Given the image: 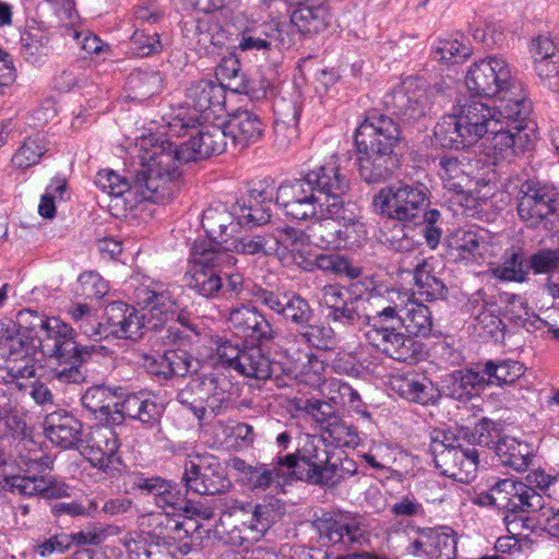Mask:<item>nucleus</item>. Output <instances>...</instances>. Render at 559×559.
<instances>
[{
    "label": "nucleus",
    "mask_w": 559,
    "mask_h": 559,
    "mask_svg": "<svg viewBox=\"0 0 559 559\" xmlns=\"http://www.w3.org/2000/svg\"><path fill=\"white\" fill-rule=\"evenodd\" d=\"M285 456L293 457L292 467L288 472L293 480L299 479L297 472H308V468L316 466L319 462L328 461V452L321 448V440L312 435L301 436L296 451Z\"/></svg>",
    "instance_id": "obj_38"
},
{
    "label": "nucleus",
    "mask_w": 559,
    "mask_h": 559,
    "mask_svg": "<svg viewBox=\"0 0 559 559\" xmlns=\"http://www.w3.org/2000/svg\"><path fill=\"white\" fill-rule=\"evenodd\" d=\"M277 249V239H276V230L273 234L266 235H254V236H243L240 238H230V240L226 241L224 252L231 254V252L241 253V254H263L276 255Z\"/></svg>",
    "instance_id": "obj_46"
},
{
    "label": "nucleus",
    "mask_w": 559,
    "mask_h": 559,
    "mask_svg": "<svg viewBox=\"0 0 559 559\" xmlns=\"http://www.w3.org/2000/svg\"><path fill=\"white\" fill-rule=\"evenodd\" d=\"M120 403L118 391L105 385L92 386L82 396L83 406L100 419L119 414Z\"/></svg>",
    "instance_id": "obj_42"
},
{
    "label": "nucleus",
    "mask_w": 559,
    "mask_h": 559,
    "mask_svg": "<svg viewBox=\"0 0 559 559\" xmlns=\"http://www.w3.org/2000/svg\"><path fill=\"white\" fill-rule=\"evenodd\" d=\"M464 84L471 95L493 98L515 90L516 79L506 58L490 55L471 63Z\"/></svg>",
    "instance_id": "obj_9"
},
{
    "label": "nucleus",
    "mask_w": 559,
    "mask_h": 559,
    "mask_svg": "<svg viewBox=\"0 0 559 559\" xmlns=\"http://www.w3.org/2000/svg\"><path fill=\"white\" fill-rule=\"evenodd\" d=\"M200 528L201 524L194 518L179 514L177 518L166 519L160 534L168 546L175 547L182 555H187L191 551L193 536Z\"/></svg>",
    "instance_id": "obj_35"
},
{
    "label": "nucleus",
    "mask_w": 559,
    "mask_h": 559,
    "mask_svg": "<svg viewBox=\"0 0 559 559\" xmlns=\"http://www.w3.org/2000/svg\"><path fill=\"white\" fill-rule=\"evenodd\" d=\"M277 249L276 257L284 264H295L306 272H310L313 260L319 251L317 246L305 231L285 226L276 228Z\"/></svg>",
    "instance_id": "obj_18"
},
{
    "label": "nucleus",
    "mask_w": 559,
    "mask_h": 559,
    "mask_svg": "<svg viewBox=\"0 0 559 559\" xmlns=\"http://www.w3.org/2000/svg\"><path fill=\"white\" fill-rule=\"evenodd\" d=\"M407 292L385 286H376L368 292L362 299L368 328L395 324L401 307L407 301Z\"/></svg>",
    "instance_id": "obj_19"
},
{
    "label": "nucleus",
    "mask_w": 559,
    "mask_h": 559,
    "mask_svg": "<svg viewBox=\"0 0 559 559\" xmlns=\"http://www.w3.org/2000/svg\"><path fill=\"white\" fill-rule=\"evenodd\" d=\"M248 518H250V509L243 506L234 507L221 515L216 526L217 533L226 543L227 538L233 537L234 531L239 532V535H243V528L248 526Z\"/></svg>",
    "instance_id": "obj_58"
},
{
    "label": "nucleus",
    "mask_w": 559,
    "mask_h": 559,
    "mask_svg": "<svg viewBox=\"0 0 559 559\" xmlns=\"http://www.w3.org/2000/svg\"><path fill=\"white\" fill-rule=\"evenodd\" d=\"M500 95L499 104L492 109L501 119V131L492 138V148L502 158L519 154L530 148L537 135L535 124L528 120L531 102L520 93Z\"/></svg>",
    "instance_id": "obj_4"
},
{
    "label": "nucleus",
    "mask_w": 559,
    "mask_h": 559,
    "mask_svg": "<svg viewBox=\"0 0 559 559\" xmlns=\"http://www.w3.org/2000/svg\"><path fill=\"white\" fill-rule=\"evenodd\" d=\"M119 528L116 526H107L104 528L92 530L87 532H78L74 534H60L50 537L48 540L37 546V552L41 557L51 555L52 552H64L71 545H99L109 536L117 535Z\"/></svg>",
    "instance_id": "obj_32"
},
{
    "label": "nucleus",
    "mask_w": 559,
    "mask_h": 559,
    "mask_svg": "<svg viewBox=\"0 0 559 559\" xmlns=\"http://www.w3.org/2000/svg\"><path fill=\"white\" fill-rule=\"evenodd\" d=\"M48 150L49 142L44 136H29L13 155L12 164L21 169L29 168L38 164Z\"/></svg>",
    "instance_id": "obj_53"
},
{
    "label": "nucleus",
    "mask_w": 559,
    "mask_h": 559,
    "mask_svg": "<svg viewBox=\"0 0 559 559\" xmlns=\"http://www.w3.org/2000/svg\"><path fill=\"white\" fill-rule=\"evenodd\" d=\"M433 60L443 64H459L473 55L469 41L460 33L438 37L431 45Z\"/></svg>",
    "instance_id": "obj_37"
},
{
    "label": "nucleus",
    "mask_w": 559,
    "mask_h": 559,
    "mask_svg": "<svg viewBox=\"0 0 559 559\" xmlns=\"http://www.w3.org/2000/svg\"><path fill=\"white\" fill-rule=\"evenodd\" d=\"M501 121L492 107L480 100H468L443 116L433 133L442 147L460 150L473 146L486 134L496 136L501 131Z\"/></svg>",
    "instance_id": "obj_3"
},
{
    "label": "nucleus",
    "mask_w": 559,
    "mask_h": 559,
    "mask_svg": "<svg viewBox=\"0 0 559 559\" xmlns=\"http://www.w3.org/2000/svg\"><path fill=\"white\" fill-rule=\"evenodd\" d=\"M414 281L418 295L426 300L442 298L445 293L444 284L431 273V267L427 261H423L416 266Z\"/></svg>",
    "instance_id": "obj_54"
},
{
    "label": "nucleus",
    "mask_w": 559,
    "mask_h": 559,
    "mask_svg": "<svg viewBox=\"0 0 559 559\" xmlns=\"http://www.w3.org/2000/svg\"><path fill=\"white\" fill-rule=\"evenodd\" d=\"M357 165L360 177L368 183L381 182L394 173L399 166L397 155L393 151L369 148L356 145Z\"/></svg>",
    "instance_id": "obj_26"
},
{
    "label": "nucleus",
    "mask_w": 559,
    "mask_h": 559,
    "mask_svg": "<svg viewBox=\"0 0 559 559\" xmlns=\"http://www.w3.org/2000/svg\"><path fill=\"white\" fill-rule=\"evenodd\" d=\"M148 316L157 321L153 324V328H156L158 323L176 320L183 326L185 330L180 333L186 334V337H190L188 332L199 335L195 325L189 323L188 319L178 311V305L173 298V292L169 288H164V285L154 305H152V309L148 310Z\"/></svg>",
    "instance_id": "obj_43"
},
{
    "label": "nucleus",
    "mask_w": 559,
    "mask_h": 559,
    "mask_svg": "<svg viewBox=\"0 0 559 559\" xmlns=\"http://www.w3.org/2000/svg\"><path fill=\"white\" fill-rule=\"evenodd\" d=\"M492 274L499 280L523 282L528 274V265L522 257V250L511 248L503 262L492 267Z\"/></svg>",
    "instance_id": "obj_52"
},
{
    "label": "nucleus",
    "mask_w": 559,
    "mask_h": 559,
    "mask_svg": "<svg viewBox=\"0 0 559 559\" xmlns=\"http://www.w3.org/2000/svg\"><path fill=\"white\" fill-rule=\"evenodd\" d=\"M236 263V258L226 252H216L207 242H193L191 262L186 274L188 286L204 297L218 296L223 287V277L214 267Z\"/></svg>",
    "instance_id": "obj_10"
},
{
    "label": "nucleus",
    "mask_w": 559,
    "mask_h": 559,
    "mask_svg": "<svg viewBox=\"0 0 559 559\" xmlns=\"http://www.w3.org/2000/svg\"><path fill=\"white\" fill-rule=\"evenodd\" d=\"M468 305L475 319L483 329L489 333L498 330L502 323L500 319V309L491 299H487L483 290L472 295Z\"/></svg>",
    "instance_id": "obj_50"
},
{
    "label": "nucleus",
    "mask_w": 559,
    "mask_h": 559,
    "mask_svg": "<svg viewBox=\"0 0 559 559\" xmlns=\"http://www.w3.org/2000/svg\"><path fill=\"white\" fill-rule=\"evenodd\" d=\"M228 329L238 337L252 344L273 338V329L265 317L254 307L240 305L230 309Z\"/></svg>",
    "instance_id": "obj_22"
},
{
    "label": "nucleus",
    "mask_w": 559,
    "mask_h": 559,
    "mask_svg": "<svg viewBox=\"0 0 559 559\" xmlns=\"http://www.w3.org/2000/svg\"><path fill=\"white\" fill-rule=\"evenodd\" d=\"M391 388L403 399L421 405L433 404L440 396L438 388L430 379L414 373L392 377Z\"/></svg>",
    "instance_id": "obj_33"
},
{
    "label": "nucleus",
    "mask_w": 559,
    "mask_h": 559,
    "mask_svg": "<svg viewBox=\"0 0 559 559\" xmlns=\"http://www.w3.org/2000/svg\"><path fill=\"white\" fill-rule=\"evenodd\" d=\"M273 513V509L270 506H257L250 509L248 526L243 528L245 534L239 535V532L234 531L233 537L227 538V544L242 546L245 543L260 540L274 520Z\"/></svg>",
    "instance_id": "obj_44"
},
{
    "label": "nucleus",
    "mask_w": 559,
    "mask_h": 559,
    "mask_svg": "<svg viewBox=\"0 0 559 559\" xmlns=\"http://www.w3.org/2000/svg\"><path fill=\"white\" fill-rule=\"evenodd\" d=\"M394 105L409 120H416L426 115L429 105L427 84L417 76L403 79L393 95Z\"/></svg>",
    "instance_id": "obj_27"
},
{
    "label": "nucleus",
    "mask_w": 559,
    "mask_h": 559,
    "mask_svg": "<svg viewBox=\"0 0 559 559\" xmlns=\"http://www.w3.org/2000/svg\"><path fill=\"white\" fill-rule=\"evenodd\" d=\"M558 192L549 183L527 180L516 195L520 218L530 227H537L557 210Z\"/></svg>",
    "instance_id": "obj_14"
},
{
    "label": "nucleus",
    "mask_w": 559,
    "mask_h": 559,
    "mask_svg": "<svg viewBox=\"0 0 559 559\" xmlns=\"http://www.w3.org/2000/svg\"><path fill=\"white\" fill-rule=\"evenodd\" d=\"M330 17L328 7L318 1L296 8L290 15V22L300 34L311 36L323 32L330 23Z\"/></svg>",
    "instance_id": "obj_41"
},
{
    "label": "nucleus",
    "mask_w": 559,
    "mask_h": 559,
    "mask_svg": "<svg viewBox=\"0 0 559 559\" xmlns=\"http://www.w3.org/2000/svg\"><path fill=\"white\" fill-rule=\"evenodd\" d=\"M226 379L205 376L202 379H193L186 389L178 393V401L188 405L193 414L203 418L206 409L215 412L228 400Z\"/></svg>",
    "instance_id": "obj_15"
},
{
    "label": "nucleus",
    "mask_w": 559,
    "mask_h": 559,
    "mask_svg": "<svg viewBox=\"0 0 559 559\" xmlns=\"http://www.w3.org/2000/svg\"><path fill=\"white\" fill-rule=\"evenodd\" d=\"M297 473L299 474L298 480L321 486H334L342 479V472L335 464L329 463V460L319 462L316 466L308 468V472Z\"/></svg>",
    "instance_id": "obj_59"
},
{
    "label": "nucleus",
    "mask_w": 559,
    "mask_h": 559,
    "mask_svg": "<svg viewBox=\"0 0 559 559\" xmlns=\"http://www.w3.org/2000/svg\"><path fill=\"white\" fill-rule=\"evenodd\" d=\"M395 324L402 325L415 336H427L432 329L431 312L427 306L415 300L414 295L407 292V301L401 307Z\"/></svg>",
    "instance_id": "obj_39"
},
{
    "label": "nucleus",
    "mask_w": 559,
    "mask_h": 559,
    "mask_svg": "<svg viewBox=\"0 0 559 559\" xmlns=\"http://www.w3.org/2000/svg\"><path fill=\"white\" fill-rule=\"evenodd\" d=\"M144 488L153 496L154 503L164 511L166 519L176 516L178 511L185 510V499L166 480L158 477L146 479Z\"/></svg>",
    "instance_id": "obj_45"
},
{
    "label": "nucleus",
    "mask_w": 559,
    "mask_h": 559,
    "mask_svg": "<svg viewBox=\"0 0 559 559\" xmlns=\"http://www.w3.org/2000/svg\"><path fill=\"white\" fill-rule=\"evenodd\" d=\"M483 369L487 384L499 386L514 383L525 372L524 365L512 359L489 360Z\"/></svg>",
    "instance_id": "obj_49"
},
{
    "label": "nucleus",
    "mask_w": 559,
    "mask_h": 559,
    "mask_svg": "<svg viewBox=\"0 0 559 559\" xmlns=\"http://www.w3.org/2000/svg\"><path fill=\"white\" fill-rule=\"evenodd\" d=\"M226 92L213 81H198L187 91V106L171 109L164 117L168 136H183L197 127V123L215 121L225 111Z\"/></svg>",
    "instance_id": "obj_5"
},
{
    "label": "nucleus",
    "mask_w": 559,
    "mask_h": 559,
    "mask_svg": "<svg viewBox=\"0 0 559 559\" xmlns=\"http://www.w3.org/2000/svg\"><path fill=\"white\" fill-rule=\"evenodd\" d=\"M320 540L324 546H348L361 543L365 530L360 518L347 512H325L314 521Z\"/></svg>",
    "instance_id": "obj_16"
},
{
    "label": "nucleus",
    "mask_w": 559,
    "mask_h": 559,
    "mask_svg": "<svg viewBox=\"0 0 559 559\" xmlns=\"http://www.w3.org/2000/svg\"><path fill=\"white\" fill-rule=\"evenodd\" d=\"M432 559H454L457 554V535L449 526L431 527Z\"/></svg>",
    "instance_id": "obj_55"
},
{
    "label": "nucleus",
    "mask_w": 559,
    "mask_h": 559,
    "mask_svg": "<svg viewBox=\"0 0 559 559\" xmlns=\"http://www.w3.org/2000/svg\"><path fill=\"white\" fill-rule=\"evenodd\" d=\"M235 370L255 379H267L272 373L270 359L262 353L261 347L253 345L242 349Z\"/></svg>",
    "instance_id": "obj_48"
},
{
    "label": "nucleus",
    "mask_w": 559,
    "mask_h": 559,
    "mask_svg": "<svg viewBox=\"0 0 559 559\" xmlns=\"http://www.w3.org/2000/svg\"><path fill=\"white\" fill-rule=\"evenodd\" d=\"M223 34L216 24H212L209 19L198 20L195 26V41L200 50L212 53L215 48L223 44Z\"/></svg>",
    "instance_id": "obj_64"
},
{
    "label": "nucleus",
    "mask_w": 559,
    "mask_h": 559,
    "mask_svg": "<svg viewBox=\"0 0 559 559\" xmlns=\"http://www.w3.org/2000/svg\"><path fill=\"white\" fill-rule=\"evenodd\" d=\"M67 192V181L63 178L55 177L47 186L45 193L41 195L38 213L44 218H52L56 214V202L64 200Z\"/></svg>",
    "instance_id": "obj_63"
},
{
    "label": "nucleus",
    "mask_w": 559,
    "mask_h": 559,
    "mask_svg": "<svg viewBox=\"0 0 559 559\" xmlns=\"http://www.w3.org/2000/svg\"><path fill=\"white\" fill-rule=\"evenodd\" d=\"M348 190L349 180L341 169V159L333 154L299 179L282 183L275 201L287 217L317 223L338 217Z\"/></svg>",
    "instance_id": "obj_2"
},
{
    "label": "nucleus",
    "mask_w": 559,
    "mask_h": 559,
    "mask_svg": "<svg viewBox=\"0 0 559 559\" xmlns=\"http://www.w3.org/2000/svg\"><path fill=\"white\" fill-rule=\"evenodd\" d=\"M46 437L61 449H72L82 441L83 426L72 414L59 409L45 417Z\"/></svg>",
    "instance_id": "obj_28"
},
{
    "label": "nucleus",
    "mask_w": 559,
    "mask_h": 559,
    "mask_svg": "<svg viewBox=\"0 0 559 559\" xmlns=\"http://www.w3.org/2000/svg\"><path fill=\"white\" fill-rule=\"evenodd\" d=\"M292 463V456H281L278 454L272 466L264 463L250 465L243 460L235 457L231 460V467L237 472L238 481L248 490L264 492L271 489L278 492L293 481L288 473Z\"/></svg>",
    "instance_id": "obj_12"
},
{
    "label": "nucleus",
    "mask_w": 559,
    "mask_h": 559,
    "mask_svg": "<svg viewBox=\"0 0 559 559\" xmlns=\"http://www.w3.org/2000/svg\"><path fill=\"white\" fill-rule=\"evenodd\" d=\"M182 481L189 491L199 495H214L224 487L218 461L207 455H197L186 462Z\"/></svg>",
    "instance_id": "obj_20"
},
{
    "label": "nucleus",
    "mask_w": 559,
    "mask_h": 559,
    "mask_svg": "<svg viewBox=\"0 0 559 559\" xmlns=\"http://www.w3.org/2000/svg\"><path fill=\"white\" fill-rule=\"evenodd\" d=\"M282 353L283 371L287 376L311 388H319L325 381L328 362L319 355L301 352L290 341L282 346Z\"/></svg>",
    "instance_id": "obj_17"
},
{
    "label": "nucleus",
    "mask_w": 559,
    "mask_h": 559,
    "mask_svg": "<svg viewBox=\"0 0 559 559\" xmlns=\"http://www.w3.org/2000/svg\"><path fill=\"white\" fill-rule=\"evenodd\" d=\"M400 134V128L392 118L370 115L356 129L355 145L394 152Z\"/></svg>",
    "instance_id": "obj_21"
},
{
    "label": "nucleus",
    "mask_w": 559,
    "mask_h": 559,
    "mask_svg": "<svg viewBox=\"0 0 559 559\" xmlns=\"http://www.w3.org/2000/svg\"><path fill=\"white\" fill-rule=\"evenodd\" d=\"M146 316L134 307L121 301L108 305L106 307V317L109 336L112 335L119 338L141 337Z\"/></svg>",
    "instance_id": "obj_29"
},
{
    "label": "nucleus",
    "mask_w": 559,
    "mask_h": 559,
    "mask_svg": "<svg viewBox=\"0 0 559 559\" xmlns=\"http://www.w3.org/2000/svg\"><path fill=\"white\" fill-rule=\"evenodd\" d=\"M23 474L4 476L5 486L11 492L23 496H41L56 499L68 493V486L49 475L52 460L41 452L22 457Z\"/></svg>",
    "instance_id": "obj_8"
},
{
    "label": "nucleus",
    "mask_w": 559,
    "mask_h": 559,
    "mask_svg": "<svg viewBox=\"0 0 559 559\" xmlns=\"http://www.w3.org/2000/svg\"><path fill=\"white\" fill-rule=\"evenodd\" d=\"M202 227L207 234V237L205 239L199 238L194 242H207L211 243L214 251L224 252L226 241L233 238L228 229H230V233L235 229L233 215L226 211L207 209L203 213Z\"/></svg>",
    "instance_id": "obj_36"
},
{
    "label": "nucleus",
    "mask_w": 559,
    "mask_h": 559,
    "mask_svg": "<svg viewBox=\"0 0 559 559\" xmlns=\"http://www.w3.org/2000/svg\"><path fill=\"white\" fill-rule=\"evenodd\" d=\"M234 215L238 225H261L270 219V210L267 205L261 204L257 195L251 194L247 203L235 209Z\"/></svg>",
    "instance_id": "obj_61"
},
{
    "label": "nucleus",
    "mask_w": 559,
    "mask_h": 559,
    "mask_svg": "<svg viewBox=\"0 0 559 559\" xmlns=\"http://www.w3.org/2000/svg\"><path fill=\"white\" fill-rule=\"evenodd\" d=\"M487 384L484 369L480 366L475 368L459 371L455 376L453 384V394L457 399H465L477 394L479 389L485 388Z\"/></svg>",
    "instance_id": "obj_57"
},
{
    "label": "nucleus",
    "mask_w": 559,
    "mask_h": 559,
    "mask_svg": "<svg viewBox=\"0 0 559 559\" xmlns=\"http://www.w3.org/2000/svg\"><path fill=\"white\" fill-rule=\"evenodd\" d=\"M299 336L312 347L322 350L332 349L335 346V335L331 326L324 324H305Z\"/></svg>",
    "instance_id": "obj_62"
},
{
    "label": "nucleus",
    "mask_w": 559,
    "mask_h": 559,
    "mask_svg": "<svg viewBox=\"0 0 559 559\" xmlns=\"http://www.w3.org/2000/svg\"><path fill=\"white\" fill-rule=\"evenodd\" d=\"M508 238L485 228L457 229L447 239L448 253L466 263H491L503 249Z\"/></svg>",
    "instance_id": "obj_11"
},
{
    "label": "nucleus",
    "mask_w": 559,
    "mask_h": 559,
    "mask_svg": "<svg viewBox=\"0 0 559 559\" xmlns=\"http://www.w3.org/2000/svg\"><path fill=\"white\" fill-rule=\"evenodd\" d=\"M164 412L162 400L150 391H140L121 399L119 415L144 424L155 423Z\"/></svg>",
    "instance_id": "obj_34"
},
{
    "label": "nucleus",
    "mask_w": 559,
    "mask_h": 559,
    "mask_svg": "<svg viewBox=\"0 0 559 559\" xmlns=\"http://www.w3.org/2000/svg\"><path fill=\"white\" fill-rule=\"evenodd\" d=\"M310 272L321 271L337 276H346L348 278H357L361 274V270L350 264L343 255L337 253L319 252Z\"/></svg>",
    "instance_id": "obj_51"
},
{
    "label": "nucleus",
    "mask_w": 559,
    "mask_h": 559,
    "mask_svg": "<svg viewBox=\"0 0 559 559\" xmlns=\"http://www.w3.org/2000/svg\"><path fill=\"white\" fill-rule=\"evenodd\" d=\"M201 129L188 141L177 145L160 135L148 134L136 142L139 169L133 188L144 200L155 203L170 200L179 190L182 165L225 151L227 133L224 123H199Z\"/></svg>",
    "instance_id": "obj_1"
},
{
    "label": "nucleus",
    "mask_w": 559,
    "mask_h": 559,
    "mask_svg": "<svg viewBox=\"0 0 559 559\" xmlns=\"http://www.w3.org/2000/svg\"><path fill=\"white\" fill-rule=\"evenodd\" d=\"M496 453L502 465L514 471H525L533 457L534 448L525 440L503 436L496 442Z\"/></svg>",
    "instance_id": "obj_40"
},
{
    "label": "nucleus",
    "mask_w": 559,
    "mask_h": 559,
    "mask_svg": "<svg viewBox=\"0 0 559 559\" xmlns=\"http://www.w3.org/2000/svg\"><path fill=\"white\" fill-rule=\"evenodd\" d=\"M225 132L235 146H247L259 141L264 132L260 117L250 110H237L224 121Z\"/></svg>",
    "instance_id": "obj_31"
},
{
    "label": "nucleus",
    "mask_w": 559,
    "mask_h": 559,
    "mask_svg": "<svg viewBox=\"0 0 559 559\" xmlns=\"http://www.w3.org/2000/svg\"><path fill=\"white\" fill-rule=\"evenodd\" d=\"M474 171L475 166L465 157L449 155L439 160V176L444 188L456 193H473Z\"/></svg>",
    "instance_id": "obj_30"
},
{
    "label": "nucleus",
    "mask_w": 559,
    "mask_h": 559,
    "mask_svg": "<svg viewBox=\"0 0 559 559\" xmlns=\"http://www.w3.org/2000/svg\"><path fill=\"white\" fill-rule=\"evenodd\" d=\"M118 449V436L112 428L96 426L86 435L81 453L94 467L106 471L114 464L120 463Z\"/></svg>",
    "instance_id": "obj_23"
},
{
    "label": "nucleus",
    "mask_w": 559,
    "mask_h": 559,
    "mask_svg": "<svg viewBox=\"0 0 559 559\" xmlns=\"http://www.w3.org/2000/svg\"><path fill=\"white\" fill-rule=\"evenodd\" d=\"M41 333L44 334L41 347L47 355L64 361L74 359L69 368L52 370L55 378L63 383L83 382L85 376L76 362H82L90 353L87 347L76 345L74 330L61 319L50 317Z\"/></svg>",
    "instance_id": "obj_7"
},
{
    "label": "nucleus",
    "mask_w": 559,
    "mask_h": 559,
    "mask_svg": "<svg viewBox=\"0 0 559 559\" xmlns=\"http://www.w3.org/2000/svg\"><path fill=\"white\" fill-rule=\"evenodd\" d=\"M429 195L424 183L400 181L381 188L373 197L372 205L382 217L411 223L429 205Z\"/></svg>",
    "instance_id": "obj_6"
},
{
    "label": "nucleus",
    "mask_w": 559,
    "mask_h": 559,
    "mask_svg": "<svg viewBox=\"0 0 559 559\" xmlns=\"http://www.w3.org/2000/svg\"><path fill=\"white\" fill-rule=\"evenodd\" d=\"M344 224L342 228L336 229V239L333 247L336 249H350L360 243L366 237V228L356 217H342Z\"/></svg>",
    "instance_id": "obj_60"
},
{
    "label": "nucleus",
    "mask_w": 559,
    "mask_h": 559,
    "mask_svg": "<svg viewBox=\"0 0 559 559\" xmlns=\"http://www.w3.org/2000/svg\"><path fill=\"white\" fill-rule=\"evenodd\" d=\"M152 358L145 357L146 366L155 373L170 374L183 377L187 373L194 372L197 370L198 362L192 357L182 350H168L159 357V361L153 360Z\"/></svg>",
    "instance_id": "obj_47"
},
{
    "label": "nucleus",
    "mask_w": 559,
    "mask_h": 559,
    "mask_svg": "<svg viewBox=\"0 0 559 559\" xmlns=\"http://www.w3.org/2000/svg\"><path fill=\"white\" fill-rule=\"evenodd\" d=\"M431 527H418L407 534V543L403 548L404 559H432Z\"/></svg>",
    "instance_id": "obj_56"
},
{
    "label": "nucleus",
    "mask_w": 559,
    "mask_h": 559,
    "mask_svg": "<svg viewBox=\"0 0 559 559\" xmlns=\"http://www.w3.org/2000/svg\"><path fill=\"white\" fill-rule=\"evenodd\" d=\"M396 325L368 328L365 333L366 340L370 345L395 360L407 361L414 359L417 343L404 333L397 332Z\"/></svg>",
    "instance_id": "obj_24"
},
{
    "label": "nucleus",
    "mask_w": 559,
    "mask_h": 559,
    "mask_svg": "<svg viewBox=\"0 0 559 559\" xmlns=\"http://www.w3.org/2000/svg\"><path fill=\"white\" fill-rule=\"evenodd\" d=\"M440 450L439 448H437ZM435 464L441 474L460 483H469L476 477L478 453L473 448H450L439 451Z\"/></svg>",
    "instance_id": "obj_25"
},
{
    "label": "nucleus",
    "mask_w": 559,
    "mask_h": 559,
    "mask_svg": "<svg viewBox=\"0 0 559 559\" xmlns=\"http://www.w3.org/2000/svg\"><path fill=\"white\" fill-rule=\"evenodd\" d=\"M478 499L480 504L516 513L537 512L543 497L522 481L504 478L497 481L488 492L479 495Z\"/></svg>",
    "instance_id": "obj_13"
}]
</instances>
